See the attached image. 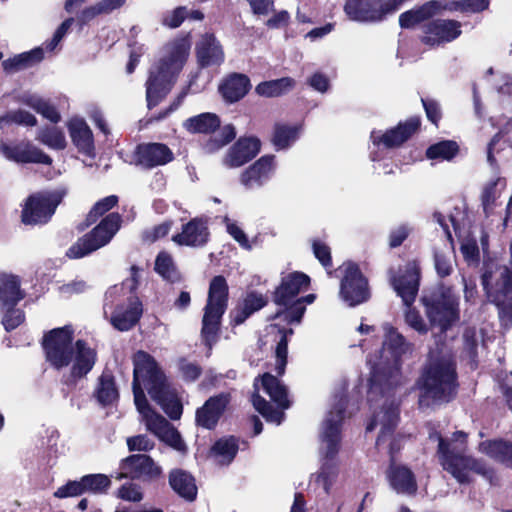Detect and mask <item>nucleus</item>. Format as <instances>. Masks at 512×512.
Returning a JSON list of instances; mask_svg holds the SVG:
<instances>
[{"instance_id":"nucleus-9","label":"nucleus","mask_w":512,"mask_h":512,"mask_svg":"<svg viewBox=\"0 0 512 512\" xmlns=\"http://www.w3.org/2000/svg\"><path fill=\"white\" fill-rule=\"evenodd\" d=\"M420 271L416 262H410L406 265L405 273L393 280V287L397 294L402 298L407 307L404 312V320L407 326L419 334H426L429 326L420 315L419 311L411 308L419 289Z\"/></svg>"},{"instance_id":"nucleus-42","label":"nucleus","mask_w":512,"mask_h":512,"mask_svg":"<svg viewBox=\"0 0 512 512\" xmlns=\"http://www.w3.org/2000/svg\"><path fill=\"white\" fill-rule=\"evenodd\" d=\"M22 101L51 122L57 123L60 120V114L56 108L38 95H25Z\"/></svg>"},{"instance_id":"nucleus-1","label":"nucleus","mask_w":512,"mask_h":512,"mask_svg":"<svg viewBox=\"0 0 512 512\" xmlns=\"http://www.w3.org/2000/svg\"><path fill=\"white\" fill-rule=\"evenodd\" d=\"M383 330L381 350L377 354L369 355L367 359L370 368L369 398L373 401L378 395L381 396L377 400L380 410L374 412L371 422L367 425L368 431L380 428L376 442L378 447L391 437L399 418L398 404L386 394L400 384L402 359L413 351V344L395 327L386 323Z\"/></svg>"},{"instance_id":"nucleus-29","label":"nucleus","mask_w":512,"mask_h":512,"mask_svg":"<svg viewBox=\"0 0 512 512\" xmlns=\"http://www.w3.org/2000/svg\"><path fill=\"white\" fill-rule=\"evenodd\" d=\"M250 89V80L244 74L229 75L219 86V91L226 102L234 103L242 99Z\"/></svg>"},{"instance_id":"nucleus-12","label":"nucleus","mask_w":512,"mask_h":512,"mask_svg":"<svg viewBox=\"0 0 512 512\" xmlns=\"http://www.w3.org/2000/svg\"><path fill=\"white\" fill-rule=\"evenodd\" d=\"M63 197L64 192L60 190L39 192L31 195L23 206L22 222L26 225L47 223L55 213Z\"/></svg>"},{"instance_id":"nucleus-14","label":"nucleus","mask_w":512,"mask_h":512,"mask_svg":"<svg viewBox=\"0 0 512 512\" xmlns=\"http://www.w3.org/2000/svg\"><path fill=\"white\" fill-rule=\"evenodd\" d=\"M137 410L147 429L161 441L179 452L186 450V445L179 432L163 416L152 410L150 405L137 408Z\"/></svg>"},{"instance_id":"nucleus-5","label":"nucleus","mask_w":512,"mask_h":512,"mask_svg":"<svg viewBox=\"0 0 512 512\" xmlns=\"http://www.w3.org/2000/svg\"><path fill=\"white\" fill-rule=\"evenodd\" d=\"M186 38L175 39L165 45L158 62L151 68L146 83L148 108L156 106L171 90L182 70L190 51Z\"/></svg>"},{"instance_id":"nucleus-48","label":"nucleus","mask_w":512,"mask_h":512,"mask_svg":"<svg viewBox=\"0 0 512 512\" xmlns=\"http://www.w3.org/2000/svg\"><path fill=\"white\" fill-rule=\"evenodd\" d=\"M458 145L454 141H441L430 146L426 155L429 159L451 160L458 152Z\"/></svg>"},{"instance_id":"nucleus-2","label":"nucleus","mask_w":512,"mask_h":512,"mask_svg":"<svg viewBox=\"0 0 512 512\" xmlns=\"http://www.w3.org/2000/svg\"><path fill=\"white\" fill-rule=\"evenodd\" d=\"M133 394L136 408L148 404L144 391L145 385L148 394L172 419H180L183 411L177 390L168 381L166 375L156 360L145 351H137L133 355Z\"/></svg>"},{"instance_id":"nucleus-8","label":"nucleus","mask_w":512,"mask_h":512,"mask_svg":"<svg viewBox=\"0 0 512 512\" xmlns=\"http://www.w3.org/2000/svg\"><path fill=\"white\" fill-rule=\"evenodd\" d=\"M227 300V282L223 276H215L209 286L201 329L202 340L209 350L218 340L220 321L226 310Z\"/></svg>"},{"instance_id":"nucleus-59","label":"nucleus","mask_w":512,"mask_h":512,"mask_svg":"<svg viewBox=\"0 0 512 512\" xmlns=\"http://www.w3.org/2000/svg\"><path fill=\"white\" fill-rule=\"evenodd\" d=\"M8 310L3 316L2 324L6 331L17 328L24 321V313L20 309L7 307Z\"/></svg>"},{"instance_id":"nucleus-38","label":"nucleus","mask_w":512,"mask_h":512,"mask_svg":"<svg viewBox=\"0 0 512 512\" xmlns=\"http://www.w3.org/2000/svg\"><path fill=\"white\" fill-rule=\"evenodd\" d=\"M43 59L42 48H36L29 52H25L14 56L13 58L4 60L2 66L6 72H15L28 68Z\"/></svg>"},{"instance_id":"nucleus-35","label":"nucleus","mask_w":512,"mask_h":512,"mask_svg":"<svg viewBox=\"0 0 512 512\" xmlns=\"http://www.w3.org/2000/svg\"><path fill=\"white\" fill-rule=\"evenodd\" d=\"M302 126L288 125L283 123L275 124L271 142L277 150H285L292 146L299 138Z\"/></svg>"},{"instance_id":"nucleus-32","label":"nucleus","mask_w":512,"mask_h":512,"mask_svg":"<svg viewBox=\"0 0 512 512\" xmlns=\"http://www.w3.org/2000/svg\"><path fill=\"white\" fill-rule=\"evenodd\" d=\"M388 478L395 491L402 494L412 495L417 490V484L413 473L404 466L391 464Z\"/></svg>"},{"instance_id":"nucleus-46","label":"nucleus","mask_w":512,"mask_h":512,"mask_svg":"<svg viewBox=\"0 0 512 512\" xmlns=\"http://www.w3.org/2000/svg\"><path fill=\"white\" fill-rule=\"evenodd\" d=\"M37 140L51 149L62 150L66 147L64 133L57 127H48L39 131Z\"/></svg>"},{"instance_id":"nucleus-17","label":"nucleus","mask_w":512,"mask_h":512,"mask_svg":"<svg viewBox=\"0 0 512 512\" xmlns=\"http://www.w3.org/2000/svg\"><path fill=\"white\" fill-rule=\"evenodd\" d=\"M461 35V23L450 19H437L424 26L422 42L429 46H438L451 42Z\"/></svg>"},{"instance_id":"nucleus-34","label":"nucleus","mask_w":512,"mask_h":512,"mask_svg":"<svg viewBox=\"0 0 512 512\" xmlns=\"http://www.w3.org/2000/svg\"><path fill=\"white\" fill-rule=\"evenodd\" d=\"M221 125L219 117L214 113H201L183 122V128L191 134H210Z\"/></svg>"},{"instance_id":"nucleus-44","label":"nucleus","mask_w":512,"mask_h":512,"mask_svg":"<svg viewBox=\"0 0 512 512\" xmlns=\"http://www.w3.org/2000/svg\"><path fill=\"white\" fill-rule=\"evenodd\" d=\"M279 332V341L277 342L275 349V371L281 376L285 372V367L287 364V355H288V335L293 334V330H278Z\"/></svg>"},{"instance_id":"nucleus-16","label":"nucleus","mask_w":512,"mask_h":512,"mask_svg":"<svg viewBox=\"0 0 512 512\" xmlns=\"http://www.w3.org/2000/svg\"><path fill=\"white\" fill-rule=\"evenodd\" d=\"M122 472L119 479L132 478L143 481H152L159 478L162 468L148 455L135 454L125 458L120 466Z\"/></svg>"},{"instance_id":"nucleus-45","label":"nucleus","mask_w":512,"mask_h":512,"mask_svg":"<svg viewBox=\"0 0 512 512\" xmlns=\"http://www.w3.org/2000/svg\"><path fill=\"white\" fill-rule=\"evenodd\" d=\"M155 271L168 281H176L179 274L173 258L167 252H160L155 260Z\"/></svg>"},{"instance_id":"nucleus-52","label":"nucleus","mask_w":512,"mask_h":512,"mask_svg":"<svg viewBox=\"0 0 512 512\" xmlns=\"http://www.w3.org/2000/svg\"><path fill=\"white\" fill-rule=\"evenodd\" d=\"M223 222L226 226L227 233L243 248L246 250H251L252 245L242 230V228L234 221H232L229 217L225 216Z\"/></svg>"},{"instance_id":"nucleus-11","label":"nucleus","mask_w":512,"mask_h":512,"mask_svg":"<svg viewBox=\"0 0 512 512\" xmlns=\"http://www.w3.org/2000/svg\"><path fill=\"white\" fill-rule=\"evenodd\" d=\"M430 323L441 331L447 330L459 319L458 299L450 288L441 287L431 297H423Z\"/></svg>"},{"instance_id":"nucleus-51","label":"nucleus","mask_w":512,"mask_h":512,"mask_svg":"<svg viewBox=\"0 0 512 512\" xmlns=\"http://www.w3.org/2000/svg\"><path fill=\"white\" fill-rule=\"evenodd\" d=\"M235 136V128L232 125H225L221 129L219 135L209 139L206 142L204 149L208 153H213L232 141Z\"/></svg>"},{"instance_id":"nucleus-20","label":"nucleus","mask_w":512,"mask_h":512,"mask_svg":"<svg viewBox=\"0 0 512 512\" xmlns=\"http://www.w3.org/2000/svg\"><path fill=\"white\" fill-rule=\"evenodd\" d=\"M420 120L417 117H412L405 123L399 124L396 128L381 133V131H372L371 140L373 145L380 146L381 144L386 148H393L404 141H406L419 127Z\"/></svg>"},{"instance_id":"nucleus-63","label":"nucleus","mask_w":512,"mask_h":512,"mask_svg":"<svg viewBox=\"0 0 512 512\" xmlns=\"http://www.w3.org/2000/svg\"><path fill=\"white\" fill-rule=\"evenodd\" d=\"M242 305L252 314L266 305V299L261 294L250 293L246 296Z\"/></svg>"},{"instance_id":"nucleus-36","label":"nucleus","mask_w":512,"mask_h":512,"mask_svg":"<svg viewBox=\"0 0 512 512\" xmlns=\"http://www.w3.org/2000/svg\"><path fill=\"white\" fill-rule=\"evenodd\" d=\"M439 9V4L436 1H430L417 9L406 11L399 17V23L402 28H413L420 22L434 16Z\"/></svg>"},{"instance_id":"nucleus-28","label":"nucleus","mask_w":512,"mask_h":512,"mask_svg":"<svg viewBox=\"0 0 512 512\" xmlns=\"http://www.w3.org/2000/svg\"><path fill=\"white\" fill-rule=\"evenodd\" d=\"M261 385L263 391L269 395L271 400L275 402L280 409H287L290 406L288 392L286 387L279 379L270 373H264L261 377L256 378L254 387L258 391Z\"/></svg>"},{"instance_id":"nucleus-50","label":"nucleus","mask_w":512,"mask_h":512,"mask_svg":"<svg viewBox=\"0 0 512 512\" xmlns=\"http://www.w3.org/2000/svg\"><path fill=\"white\" fill-rule=\"evenodd\" d=\"M15 123L24 126H35V116L24 110L11 111L0 117V129L4 130L8 125Z\"/></svg>"},{"instance_id":"nucleus-64","label":"nucleus","mask_w":512,"mask_h":512,"mask_svg":"<svg viewBox=\"0 0 512 512\" xmlns=\"http://www.w3.org/2000/svg\"><path fill=\"white\" fill-rule=\"evenodd\" d=\"M313 252L315 257L324 267H329L331 265L330 248L326 244L320 241H315L313 243Z\"/></svg>"},{"instance_id":"nucleus-33","label":"nucleus","mask_w":512,"mask_h":512,"mask_svg":"<svg viewBox=\"0 0 512 512\" xmlns=\"http://www.w3.org/2000/svg\"><path fill=\"white\" fill-rule=\"evenodd\" d=\"M169 483L171 488L187 501H194L197 496L195 480L189 473L176 469L170 472Z\"/></svg>"},{"instance_id":"nucleus-7","label":"nucleus","mask_w":512,"mask_h":512,"mask_svg":"<svg viewBox=\"0 0 512 512\" xmlns=\"http://www.w3.org/2000/svg\"><path fill=\"white\" fill-rule=\"evenodd\" d=\"M430 439L438 441V456L441 466L460 484L469 483L472 474L487 475L489 469L480 460L465 455L466 434L456 432L450 440H445L437 432Z\"/></svg>"},{"instance_id":"nucleus-10","label":"nucleus","mask_w":512,"mask_h":512,"mask_svg":"<svg viewBox=\"0 0 512 512\" xmlns=\"http://www.w3.org/2000/svg\"><path fill=\"white\" fill-rule=\"evenodd\" d=\"M121 217L118 213L106 216L90 233L78 239L67 251L71 259L82 258L105 246L120 228Z\"/></svg>"},{"instance_id":"nucleus-23","label":"nucleus","mask_w":512,"mask_h":512,"mask_svg":"<svg viewBox=\"0 0 512 512\" xmlns=\"http://www.w3.org/2000/svg\"><path fill=\"white\" fill-rule=\"evenodd\" d=\"M260 151V142L256 138H240L228 151L223 163L229 168L244 165Z\"/></svg>"},{"instance_id":"nucleus-22","label":"nucleus","mask_w":512,"mask_h":512,"mask_svg":"<svg viewBox=\"0 0 512 512\" xmlns=\"http://www.w3.org/2000/svg\"><path fill=\"white\" fill-rule=\"evenodd\" d=\"M274 170V157L263 156L241 174V184L248 189L261 187L271 178Z\"/></svg>"},{"instance_id":"nucleus-19","label":"nucleus","mask_w":512,"mask_h":512,"mask_svg":"<svg viewBox=\"0 0 512 512\" xmlns=\"http://www.w3.org/2000/svg\"><path fill=\"white\" fill-rule=\"evenodd\" d=\"M310 278L301 272H292L282 277L279 287L275 291L274 301L277 305L288 306L297 295L306 290Z\"/></svg>"},{"instance_id":"nucleus-49","label":"nucleus","mask_w":512,"mask_h":512,"mask_svg":"<svg viewBox=\"0 0 512 512\" xmlns=\"http://www.w3.org/2000/svg\"><path fill=\"white\" fill-rule=\"evenodd\" d=\"M84 492L94 494L105 493L111 485V480L104 474H90L82 477Z\"/></svg>"},{"instance_id":"nucleus-54","label":"nucleus","mask_w":512,"mask_h":512,"mask_svg":"<svg viewBox=\"0 0 512 512\" xmlns=\"http://www.w3.org/2000/svg\"><path fill=\"white\" fill-rule=\"evenodd\" d=\"M498 186L503 188L505 186L504 180L497 178L488 182L482 192V204L485 210L494 203L500 194Z\"/></svg>"},{"instance_id":"nucleus-27","label":"nucleus","mask_w":512,"mask_h":512,"mask_svg":"<svg viewBox=\"0 0 512 512\" xmlns=\"http://www.w3.org/2000/svg\"><path fill=\"white\" fill-rule=\"evenodd\" d=\"M138 162L145 167L165 165L173 160V152L163 143H148L137 148Z\"/></svg>"},{"instance_id":"nucleus-60","label":"nucleus","mask_w":512,"mask_h":512,"mask_svg":"<svg viewBox=\"0 0 512 512\" xmlns=\"http://www.w3.org/2000/svg\"><path fill=\"white\" fill-rule=\"evenodd\" d=\"M187 14L188 9L186 7H177L174 10L165 14V16L163 17V24L170 28H177L182 24L184 19H186Z\"/></svg>"},{"instance_id":"nucleus-57","label":"nucleus","mask_w":512,"mask_h":512,"mask_svg":"<svg viewBox=\"0 0 512 512\" xmlns=\"http://www.w3.org/2000/svg\"><path fill=\"white\" fill-rule=\"evenodd\" d=\"M84 492L83 481L82 478L79 481H69L65 485L59 487L54 496L57 498H67V497H75L79 496Z\"/></svg>"},{"instance_id":"nucleus-25","label":"nucleus","mask_w":512,"mask_h":512,"mask_svg":"<svg viewBox=\"0 0 512 512\" xmlns=\"http://www.w3.org/2000/svg\"><path fill=\"white\" fill-rule=\"evenodd\" d=\"M230 401L228 394H219L209 398L205 404L196 411V422L199 426L212 429Z\"/></svg>"},{"instance_id":"nucleus-43","label":"nucleus","mask_w":512,"mask_h":512,"mask_svg":"<svg viewBox=\"0 0 512 512\" xmlns=\"http://www.w3.org/2000/svg\"><path fill=\"white\" fill-rule=\"evenodd\" d=\"M96 397L103 405L111 404L118 398V391L110 374L104 373L99 378Z\"/></svg>"},{"instance_id":"nucleus-53","label":"nucleus","mask_w":512,"mask_h":512,"mask_svg":"<svg viewBox=\"0 0 512 512\" xmlns=\"http://www.w3.org/2000/svg\"><path fill=\"white\" fill-rule=\"evenodd\" d=\"M489 0H461L450 3V10H457L467 13L481 12L488 8Z\"/></svg>"},{"instance_id":"nucleus-56","label":"nucleus","mask_w":512,"mask_h":512,"mask_svg":"<svg viewBox=\"0 0 512 512\" xmlns=\"http://www.w3.org/2000/svg\"><path fill=\"white\" fill-rule=\"evenodd\" d=\"M178 369L181 378L187 382L195 381L201 374V367L186 359H180L178 361Z\"/></svg>"},{"instance_id":"nucleus-24","label":"nucleus","mask_w":512,"mask_h":512,"mask_svg":"<svg viewBox=\"0 0 512 512\" xmlns=\"http://www.w3.org/2000/svg\"><path fill=\"white\" fill-rule=\"evenodd\" d=\"M208 238L207 223L200 218H194L183 225L182 231L175 234L172 240L181 246L201 247L207 243Z\"/></svg>"},{"instance_id":"nucleus-18","label":"nucleus","mask_w":512,"mask_h":512,"mask_svg":"<svg viewBox=\"0 0 512 512\" xmlns=\"http://www.w3.org/2000/svg\"><path fill=\"white\" fill-rule=\"evenodd\" d=\"M0 152L8 160L17 163L50 164L52 161L41 149L29 142H20L15 145H8L5 142H1Z\"/></svg>"},{"instance_id":"nucleus-61","label":"nucleus","mask_w":512,"mask_h":512,"mask_svg":"<svg viewBox=\"0 0 512 512\" xmlns=\"http://www.w3.org/2000/svg\"><path fill=\"white\" fill-rule=\"evenodd\" d=\"M127 446L130 451H149L153 449L154 442L146 435H137L127 439Z\"/></svg>"},{"instance_id":"nucleus-4","label":"nucleus","mask_w":512,"mask_h":512,"mask_svg":"<svg viewBox=\"0 0 512 512\" xmlns=\"http://www.w3.org/2000/svg\"><path fill=\"white\" fill-rule=\"evenodd\" d=\"M345 398H335L333 408L328 412L320 430V468L311 475V481L329 494L337 483L340 462L337 455L341 447V424L344 419Z\"/></svg>"},{"instance_id":"nucleus-3","label":"nucleus","mask_w":512,"mask_h":512,"mask_svg":"<svg viewBox=\"0 0 512 512\" xmlns=\"http://www.w3.org/2000/svg\"><path fill=\"white\" fill-rule=\"evenodd\" d=\"M43 348L47 362L57 370L68 369L73 380L90 373L98 358L97 350L87 341H74V329L70 325L46 333Z\"/></svg>"},{"instance_id":"nucleus-15","label":"nucleus","mask_w":512,"mask_h":512,"mask_svg":"<svg viewBox=\"0 0 512 512\" xmlns=\"http://www.w3.org/2000/svg\"><path fill=\"white\" fill-rule=\"evenodd\" d=\"M388 6L385 0H346L344 12L352 21L371 23L383 20L389 13Z\"/></svg>"},{"instance_id":"nucleus-47","label":"nucleus","mask_w":512,"mask_h":512,"mask_svg":"<svg viewBox=\"0 0 512 512\" xmlns=\"http://www.w3.org/2000/svg\"><path fill=\"white\" fill-rule=\"evenodd\" d=\"M252 403L254 408L268 421L279 425L283 418L284 412L282 410L274 409L272 405L265 399L260 397L257 393L252 396Z\"/></svg>"},{"instance_id":"nucleus-58","label":"nucleus","mask_w":512,"mask_h":512,"mask_svg":"<svg viewBox=\"0 0 512 512\" xmlns=\"http://www.w3.org/2000/svg\"><path fill=\"white\" fill-rule=\"evenodd\" d=\"M118 202V198L114 195L105 197L98 201L89 213V218L95 221L98 217L112 209Z\"/></svg>"},{"instance_id":"nucleus-41","label":"nucleus","mask_w":512,"mask_h":512,"mask_svg":"<svg viewBox=\"0 0 512 512\" xmlns=\"http://www.w3.org/2000/svg\"><path fill=\"white\" fill-rule=\"evenodd\" d=\"M238 451L237 440L233 437L218 440L212 447V453L219 464L231 463Z\"/></svg>"},{"instance_id":"nucleus-30","label":"nucleus","mask_w":512,"mask_h":512,"mask_svg":"<svg viewBox=\"0 0 512 512\" xmlns=\"http://www.w3.org/2000/svg\"><path fill=\"white\" fill-rule=\"evenodd\" d=\"M67 126L72 142L79 152L90 155L94 150V141L92 131L86 122L81 118H73Z\"/></svg>"},{"instance_id":"nucleus-6","label":"nucleus","mask_w":512,"mask_h":512,"mask_svg":"<svg viewBox=\"0 0 512 512\" xmlns=\"http://www.w3.org/2000/svg\"><path fill=\"white\" fill-rule=\"evenodd\" d=\"M418 384L421 390V406L449 402L454 397L457 387L451 355L442 350L431 351Z\"/></svg>"},{"instance_id":"nucleus-37","label":"nucleus","mask_w":512,"mask_h":512,"mask_svg":"<svg viewBox=\"0 0 512 512\" xmlns=\"http://www.w3.org/2000/svg\"><path fill=\"white\" fill-rule=\"evenodd\" d=\"M480 452L496 461L512 465V444L502 441H485L479 445Z\"/></svg>"},{"instance_id":"nucleus-55","label":"nucleus","mask_w":512,"mask_h":512,"mask_svg":"<svg viewBox=\"0 0 512 512\" xmlns=\"http://www.w3.org/2000/svg\"><path fill=\"white\" fill-rule=\"evenodd\" d=\"M287 309L280 313H277V317L283 316L284 319L292 324V323H300L303 314L305 312V305L302 304V300H293L288 306Z\"/></svg>"},{"instance_id":"nucleus-13","label":"nucleus","mask_w":512,"mask_h":512,"mask_svg":"<svg viewBox=\"0 0 512 512\" xmlns=\"http://www.w3.org/2000/svg\"><path fill=\"white\" fill-rule=\"evenodd\" d=\"M339 271L342 274L340 282V298L350 307L366 302L370 298L368 281L359 267L351 262L344 263Z\"/></svg>"},{"instance_id":"nucleus-62","label":"nucleus","mask_w":512,"mask_h":512,"mask_svg":"<svg viewBox=\"0 0 512 512\" xmlns=\"http://www.w3.org/2000/svg\"><path fill=\"white\" fill-rule=\"evenodd\" d=\"M117 496L126 501L138 502L142 500V492L136 484H125L117 493Z\"/></svg>"},{"instance_id":"nucleus-26","label":"nucleus","mask_w":512,"mask_h":512,"mask_svg":"<svg viewBox=\"0 0 512 512\" xmlns=\"http://www.w3.org/2000/svg\"><path fill=\"white\" fill-rule=\"evenodd\" d=\"M197 60L202 67L219 66L225 55L220 42L213 34H204L196 45Z\"/></svg>"},{"instance_id":"nucleus-40","label":"nucleus","mask_w":512,"mask_h":512,"mask_svg":"<svg viewBox=\"0 0 512 512\" xmlns=\"http://www.w3.org/2000/svg\"><path fill=\"white\" fill-rule=\"evenodd\" d=\"M295 85V81L290 77H284L276 80L266 81L256 86V92L264 97H278L289 90Z\"/></svg>"},{"instance_id":"nucleus-21","label":"nucleus","mask_w":512,"mask_h":512,"mask_svg":"<svg viewBox=\"0 0 512 512\" xmlns=\"http://www.w3.org/2000/svg\"><path fill=\"white\" fill-rule=\"evenodd\" d=\"M142 312V303L138 298L132 297L114 309L110 316V322L115 329L128 331L139 321Z\"/></svg>"},{"instance_id":"nucleus-31","label":"nucleus","mask_w":512,"mask_h":512,"mask_svg":"<svg viewBox=\"0 0 512 512\" xmlns=\"http://www.w3.org/2000/svg\"><path fill=\"white\" fill-rule=\"evenodd\" d=\"M18 276L8 273L0 274V307H14L24 298Z\"/></svg>"},{"instance_id":"nucleus-39","label":"nucleus","mask_w":512,"mask_h":512,"mask_svg":"<svg viewBox=\"0 0 512 512\" xmlns=\"http://www.w3.org/2000/svg\"><path fill=\"white\" fill-rule=\"evenodd\" d=\"M456 263V257L451 245H445L443 249H437L434 253V267L439 277L449 276Z\"/></svg>"}]
</instances>
